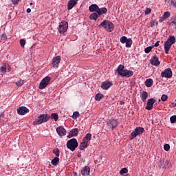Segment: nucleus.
Instances as JSON below:
<instances>
[{"label": "nucleus", "instance_id": "obj_1", "mask_svg": "<svg viewBox=\"0 0 176 176\" xmlns=\"http://www.w3.org/2000/svg\"><path fill=\"white\" fill-rule=\"evenodd\" d=\"M117 72L120 76L124 78H130L134 75V72L131 70L124 69V66L120 65L117 69Z\"/></svg>", "mask_w": 176, "mask_h": 176}, {"label": "nucleus", "instance_id": "obj_2", "mask_svg": "<svg viewBox=\"0 0 176 176\" xmlns=\"http://www.w3.org/2000/svg\"><path fill=\"white\" fill-rule=\"evenodd\" d=\"M175 42H176L175 36H169L166 41L164 42V50H165L166 54H168V52H170V50L171 49V46H173V45H174Z\"/></svg>", "mask_w": 176, "mask_h": 176}, {"label": "nucleus", "instance_id": "obj_3", "mask_svg": "<svg viewBox=\"0 0 176 176\" xmlns=\"http://www.w3.org/2000/svg\"><path fill=\"white\" fill-rule=\"evenodd\" d=\"M99 27H103L108 32H112V31H113V23L110 21L104 20L99 25Z\"/></svg>", "mask_w": 176, "mask_h": 176}, {"label": "nucleus", "instance_id": "obj_4", "mask_svg": "<svg viewBox=\"0 0 176 176\" xmlns=\"http://www.w3.org/2000/svg\"><path fill=\"white\" fill-rule=\"evenodd\" d=\"M50 119V117L47 114H41L40 116L38 118L37 121H34L33 122V124L34 125H38V124H42V123H46L47 120Z\"/></svg>", "mask_w": 176, "mask_h": 176}, {"label": "nucleus", "instance_id": "obj_5", "mask_svg": "<svg viewBox=\"0 0 176 176\" xmlns=\"http://www.w3.org/2000/svg\"><path fill=\"white\" fill-rule=\"evenodd\" d=\"M78 145V140L75 138L71 139L67 142V147L68 149L72 151V152H74V151L76 149Z\"/></svg>", "mask_w": 176, "mask_h": 176}, {"label": "nucleus", "instance_id": "obj_6", "mask_svg": "<svg viewBox=\"0 0 176 176\" xmlns=\"http://www.w3.org/2000/svg\"><path fill=\"white\" fill-rule=\"evenodd\" d=\"M145 132V129L142 127H136L133 132L131 133V140H134L135 137L141 135L143 133Z\"/></svg>", "mask_w": 176, "mask_h": 176}, {"label": "nucleus", "instance_id": "obj_7", "mask_svg": "<svg viewBox=\"0 0 176 176\" xmlns=\"http://www.w3.org/2000/svg\"><path fill=\"white\" fill-rule=\"evenodd\" d=\"M50 80H51V78L50 76H46L45 78H44L41 82H40V85H39V89L41 90L45 89V87H47L49 85V83H50Z\"/></svg>", "mask_w": 176, "mask_h": 176}, {"label": "nucleus", "instance_id": "obj_8", "mask_svg": "<svg viewBox=\"0 0 176 176\" xmlns=\"http://www.w3.org/2000/svg\"><path fill=\"white\" fill-rule=\"evenodd\" d=\"M67 30H68V23L65 21H63L59 25L58 32H60V34H65V32H67Z\"/></svg>", "mask_w": 176, "mask_h": 176}, {"label": "nucleus", "instance_id": "obj_9", "mask_svg": "<svg viewBox=\"0 0 176 176\" xmlns=\"http://www.w3.org/2000/svg\"><path fill=\"white\" fill-rule=\"evenodd\" d=\"M121 43H126V47H131V45H133V40L131 38H127V37L123 36L120 39Z\"/></svg>", "mask_w": 176, "mask_h": 176}, {"label": "nucleus", "instance_id": "obj_10", "mask_svg": "<svg viewBox=\"0 0 176 176\" xmlns=\"http://www.w3.org/2000/svg\"><path fill=\"white\" fill-rule=\"evenodd\" d=\"M162 78H166L170 79L173 76V71L170 68L166 69L161 73Z\"/></svg>", "mask_w": 176, "mask_h": 176}, {"label": "nucleus", "instance_id": "obj_11", "mask_svg": "<svg viewBox=\"0 0 176 176\" xmlns=\"http://www.w3.org/2000/svg\"><path fill=\"white\" fill-rule=\"evenodd\" d=\"M107 127L109 130L116 129V127H118V121L116 120H110L107 124Z\"/></svg>", "mask_w": 176, "mask_h": 176}, {"label": "nucleus", "instance_id": "obj_12", "mask_svg": "<svg viewBox=\"0 0 176 176\" xmlns=\"http://www.w3.org/2000/svg\"><path fill=\"white\" fill-rule=\"evenodd\" d=\"M155 102H156V100H155V98H150L147 103H146V109L147 111H152V109H153V104H155Z\"/></svg>", "mask_w": 176, "mask_h": 176}, {"label": "nucleus", "instance_id": "obj_13", "mask_svg": "<svg viewBox=\"0 0 176 176\" xmlns=\"http://www.w3.org/2000/svg\"><path fill=\"white\" fill-rule=\"evenodd\" d=\"M60 61H61V56H57L52 59V66L54 68H57L58 67V64H60Z\"/></svg>", "mask_w": 176, "mask_h": 176}, {"label": "nucleus", "instance_id": "obj_14", "mask_svg": "<svg viewBox=\"0 0 176 176\" xmlns=\"http://www.w3.org/2000/svg\"><path fill=\"white\" fill-rule=\"evenodd\" d=\"M29 112L30 110L25 107H21L17 109L18 115H25V113H28Z\"/></svg>", "mask_w": 176, "mask_h": 176}, {"label": "nucleus", "instance_id": "obj_15", "mask_svg": "<svg viewBox=\"0 0 176 176\" xmlns=\"http://www.w3.org/2000/svg\"><path fill=\"white\" fill-rule=\"evenodd\" d=\"M81 175L82 176L90 175V167L89 166H84L81 170Z\"/></svg>", "mask_w": 176, "mask_h": 176}, {"label": "nucleus", "instance_id": "obj_16", "mask_svg": "<svg viewBox=\"0 0 176 176\" xmlns=\"http://www.w3.org/2000/svg\"><path fill=\"white\" fill-rule=\"evenodd\" d=\"M57 133L60 135V137H64L67 134V130L64 129L63 126H59L56 129Z\"/></svg>", "mask_w": 176, "mask_h": 176}, {"label": "nucleus", "instance_id": "obj_17", "mask_svg": "<svg viewBox=\"0 0 176 176\" xmlns=\"http://www.w3.org/2000/svg\"><path fill=\"white\" fill-rule=\"evenodd\" d=\"M150 63L152 65H155V67H158V65H160V61H159V58L156 56H154L150 60Z\"/></svg>", "mask_w": 176, "mask_h": 176}, {"label": "nucleus", "instance_id": "obj_18", "mask_svg": "<svg viewBox=\"0 0 176 176\" xmlns=\"http://www.w3.org/2000/svg\"><path fill=\"white\" fill-rule=\"evenodd\" d=\"M111 86H112V82H111L109 81H104V82H102V84H101V88L103 90H108V89H109V87H111Z\"/></svg>", "mask_w": 176, "mask_h": 176}, {"label": "nucleus", "instance_id": "obj_19", "mask_svg": "<svg viewBox=\"0 0 176 176\" xmlns=\"http://www.w3.org/2000/svg\"><path fill=\"white\" fill-rule=\"evenodd\" d=\"M77 0H69L67 3V9L68 10H71L76 5H77Z\"/></svg>", "mask_w": 176, "mask_h": 176}, {"label": "nucleus", "instance_id": "obj_20", "mask_svg": "<svg viewBox=\"0 0 176 176\" xmlns=\"http://www.w3.org/2000/svg\"><path fill=\"white\" fill-rule=\"evenodd\" d=\"M79 133V131L78 130V129H72L70 132L69 134L68 135V137L69 138H72V137H76V135H78V133Z\"/></svg>", "mask_w": 176, "mask_h": 176}, {"label": "nucleus", "instance_id": "obj_21", "mask_svg": "<svg viewBox=\"0 0 176 176\" xmlns=\"http://www.w3.org/2000/svg\"><path fill=\"white\" fill-rule=\"evenodd\" d=\"M140 97H141V99L143 101V102H146V98H148V92H146L145 91H142L140 93Z\"/></svg>", "mask_w": 176, "mask_h": 176}, {"label": "nucleus", "instance_id": "obj_22", "mask_svg": "<svg viewBox=\"0 0 176 176\" xmlns=\"http://www.w3.org/2000/svg\"><path fill=\"white\" fill-rule=\"evenodd\" d=\"M89 12H98V6L97 4H92L89 7Z\"/></svg>", "mask_w": 176, "mask_h": 176}, {"label": "nucleus", "instance_id": "obj_23", "mask_svg": "<svg viewBox=\"0 0 176 176\" xmlns=\"http://www.w3.org/2000/svg\"><path fill=\"white\" fill-rule=\"evenodd\" d=\"M107 12H108V10H107V8H98V16H101V14H104L105 13H107Z\"/></svg>", "mask_w": 176, "mask_h": 176}, {"label": "nucleus", "instance_id": "obj_24", "mask_svg": "<svg viewBox=\"0 0 176 176\" xmlns=\"http://www.w3.org/2000/svg\"><path fill=\"white\" fill-rule=\"evenodd\" d=\"M83 141L89 144L91 141V133H87L83 138Z\"/></svg>", "mask_w": 176, "mask_h": 176}, {"label": "nucleus", "instance_id": "obj_25", "mask_svg": "<svg viewBox=\"0 0 176 176\" xmlns=\"http://www.w3.org/2000/svg\"><path fill=\"white\" fill-rule=\"evenodd\" d=\"M144 85L146 87H152V85H153V80L151 78L146 80Z\"/></svg>", "mask_w": 176, "mask_h": 176}, {"label": "nucleus", "instance_id": "obj_26", "mask_svg": "<svg viewBox=\"0 0 176 176\" xmlns=\"http://www.w3.org/2000/svg\"><path fill=\"white\" fill-rule=\"evenodd\" d=\"M100 17V15H98V13L94 12L89 16L90 20H97Z\"/></svg>", "mask_w": 176, "mask_h": 176}, {"label": "nucleus", "instance_id": "obj_27", "mask_svg": "<svg viewBox=\"0 0 176 176\" xmlns=\"http://www.w3.org/2000/svg\"><path fill=\"white\" fill-rule=\"evenodd\" d=\"M87 144L86 142L83 141L82 143H80L79 146V149L80 151H84V149H86L87 148Z\"/></svg>", "mask_w": 176, "mask_h": 176}, {"label": "nucleus", "instance_id": "obj_28", "mask_svg": "<svg viewBox=\"0 0 176 176\" xmlns=\"http://www.w3.org/2000/svg\"><path fill=\"white\" fill-rule=\"evenodd\" d=\"M53 166H57L60 163V158L58 157H55L51 162Z\"/></svg>", "mask_w": 176, "mask_h": 176}, {"label": "nucleus", "instance_id": "obj_29", "mask_svg": "<svg viewBox=\"0 0 176 176\" xmlns=\"http://www.w3.org/2000/svg\"><path fill=\"white\" fill-rule=\"evenodd\" d=\"M104 98V95L102 94H97L95 96V100L96 101H101Z\"/></svg>", "mask_w": 176, "mask_h": 176}, {"label": "nucleus", "instance_id": "obj_30", "mask_svg": "<svg viewBox=\"0 0 176 176\" xmlns=\"http://www.w3.org/2000/svg\"><path fill=\"white\" fill-rule=\"evenodd\" d=\"M51 119H54L55 122L58 120V114L54 113L51 114Z\"/></svg>", "mask_w": 176, "mask_h": 176}, {"label": "nucleus", "instance_id": "obj_31", "mask_svg": "<svg viewBox=\"0 0 176 176\" xmlns=\"http://www.w3.org/2000/svg\"><path fill=\"white\" fill-rule=\"evenodd\" d=\"M128 173H129V169H127V168H122L120 171V175H123L124 174H127Z\"/></svg>", "mask_w": 176, "mask_h": 176}, {"label": "nucleus", "instance_id": "obj_32", "mask_svg": "<svg viewBox=\"0 0 176 176\" xmlns=\"http://www.w3.org/2000/svg\"><path fill=\"white\" fill-rule=\"evenodd\" d=\"M168 3L176 8V0H168Z\"/></svg>", "mask_w": 176, "mask_h": 176}, {"label": "nucleus", "instance_id": "obj_33", "mask_svg": "<svg viewBox=\"0 0 176 176\" xmlns=\"http://www.w3.org/2000/svg\"><path fill=\"white\" fill-rule=\"evenodd\" d=\"M52 152L57 157L60 156V150L58 148H54Z\"/></svg>", "mask_w": 176, "mask_h": 176}, {"label": "nucleus", "instance_id": "obj_34", "mask_svg": "<svg viewBox=\"0 0 176 176\" xmlns=\"http://www.w3.org/2000/svg\"><path fill=\"white\" fill-rule=\"evenodd\" d=\"M152 49H153V46L147 47L146 48H145L144 52L146 54L150 53Z\"/></svg>", "mask_w": 176, "mask_h": 176}, {"label": "nucleus", "instance_id": "obj_35", "mask_svg": "<svg viewBox=\"0 0 176 176\" xmlns=\"http://www.w3.org/2000/svg\"><path fill=\"white\" fill-rule=\"evenodd\" d=\"M15 85H16L19 87H20V86H23V85H24V80H19L15 82Z\"/></svg>", "mask_w": 176, "mask_h": 176}, {"label": "nucleus", "instance_id": "obj_36", "mask_svg": "<svg viewBox=\"0 0 176 176\" xmlns=\"http://www.w3.org/2000/svg\"><path fill=\"white\" fill-rule=\"evenodd\" d=\"M78 116H79V112L75 111L73 113L72 118L73 119H77L78 118Z\"/></svg>", "mask_w": 176, "mask_h": 176}, {"label": "nucleus", "instance_id": "obj_37", "mask_svg": "<svg viewBox=\"0 0 176 176\" xmlns=\"http://www.w3.org/2000/svg\"><path fill=\"white\" fill-rule=\"evenodd\" d=\"M168 99V96H167V95L166 94H163L161 97L162 101H167Z\"/></svg>", "mask_w": 176, "mask_h": 176}, {"label": "nucleus", "instance_id": "obj_38", "mask_svg": "<svg viewBox=\"0 0 176 176\" xmlns=\"http://www.w3.org/2000/svg\"><path fill=\"white\" fill-rule=\"evenodd\" d=\"M20 45H21V47H24V46H25V39L20 40Z\"/></svg>", "mask_w": 176, "mask_h": 176}, {"label": "nucleus", "instance_id": "obj_39", "mask_svg": "<svg viewBox=\"0 0 176 176\" xmlns=\"http://www.w3.org/2000/svg\"><path fill=\"white\" fill-rule=\"evenodd\" d=\"M164 151H166V152H168V151H170V144H166L164 146Z\"/></svg>", "mask_w": 176, "mask_h": 176}, {"label": "nucleus", "instance_id": "obj_40", "mask_svg": "<svg viewBox=\"0 0 176 176\" xmlns=\"http://www.w3.org/2000/svg\"><path fill=\"white\" fill-rule=\"evenodd\" d=\"M170 123H175L176 122V116H173L170 118Z\"/></svg>", "mask_w": 176, "mask_h": 176}, {"label": "nucleus", "instance_id": "obj_41", "mask_svg": "<svg viewBox=\"0 0 176 176\" xmlns=\"http://www.w3.org/2000/svg\"><path fill=\"white\" fill-rule=\"evenodd\" d=\"M166 19H168L170 16H171V14L169 12H165L163 15Z\"/></svg>", "mask_w": 176, "mask_h": 176}, {"label": "nucleus", "instance_id": "obj_42", "mask_svg": "<svg viewBox=\"0 0 176 176\" xmlns=\"http://www.w3.org/2000/svg\"><path fill=\"white\" fill-rule=\"evenodd\" d=\"M151 12H152V10H151L149 8H147L145 10V14H151Z\"/></svg>", "mask_w": 176, "mask_h": 176}, {"label": "nucleus", "instance_id": "obj_43", "mask_svg": "<svg viewBox=\"0 0 176 176\" xmlns=\"http://www.w3.org/2000/svg\"><path fill=\"white\" fill-rule=\"evenodd\" d=\"M1 72H6V65H3L0 67Z\"/></svg>", "mask_w": 176, "mask_h": 176}, {"label": "nucleus", "instance_id": "obj_44", "mask_svg": "<svg viewBox=\"0 0 176 176\" xmlns=\"http://www.w3.org/2000/svg\"><path fill=\"white\" fill-rule=\"evenodd\" d=\"M169 25H172L173 27H174V25H176V19L172 21Z\"/></svg>", "mask_w": 176, "mask_h": 176}, {"label": "nucleus", "instance_id": "obj_45", "mask_svg": "<svg viewBox=\"0 0 176 176\" xmlns=\"http://www.w3.org/2000/svg\"><path fill=\"white\" fill-rule=\"evenodd\" d=\"M19 0H12V4L13 5H18L19 4Z\"/></svg>", "mask_w": 176, "mask_h": 176}, {"label": "nucleus", "instance_id": "obj_46", "mask_svg": "<svg viewBox=\"0 0 176 176\" xmlns=\"http://www.w3.org/2000/svg\"><path fill=\"white\" fill-rule=\"evenodd\" d=\"M164 20H166V18L164 16H162L160 18L159 21L160 23H162V21H164Z\"/></svg>", "mask_w": 176, "mask_h": 176}, {"label": "nucleus", "instance_id": "obj_47", "mask_svg": "<svg viewBox=\"0 0 176 176\" xmlns=\"http://www.w3.org/2000/svg\"><path fill=\"white\" fill-rule=\"evenodd\" d=\"M160 43V41H157V42L155 43L154 46H155V47H157V46H159Z\"/></svg>", "mask_w": 176, "mask_h": 176}, {"label": "nucleus", "instance_id": "obj_48", "mask_svg": "<svg viewBox=\"0 0 176 176\" xmlns=\"http://www.w3.org/2000/svg\"><path fill=\"white\" fill-rule=\"evenodd\" d=\"M26 12H27V13H31V9L30 8H28L26 10Z\"/></svg>", "mask_w": 176, "mask_h": 176}, {"label": "nucleus", "instance_id": "obj_49", "mask_svg": "<svg viewBox=\"0 0 176 176\" xmlns=\"http://www.w3.org/2000/svg\"><path fill=\"white\" fill-rule=\"evenodd\" d=\"M78 157H80V155H78Z\"/></svg>", "mask_w": 176, "mask_h": 176}, {"label": "nucleus", "instance_id": "obj_50", "mask_svg": "<svg viewBox=\"0 0 176 176\" xmlns=\"http://www.w3.org/2000/svg\"><path fill=\"white\" fill-rule=\"evenodd\" d=\"M124 176H129V174L125 175Z\"/></svg>", "mask_w": 176, "mask_h": 176}, {"label": "nucleus", "instance_id": "obj_51", "mask_svg": "<svg viewBox=\"0 0 176 176\" xmlns=\"http://www.w3.org/2000/svg\"><path fill=\"white\" fill-rule=\"evenodd\" d=\"M30 5H32V3H30Z\"/></svg>", "mask_w": 176, "mask_h": 176}, {"label": "nucleus", "instance_id": "obj_52", "mask_svg": "<svg viewBox=\"0 0 176 176\" xmlns=\"http://www.w3.org/2000/svg\"><path fill=\"white\" fill-rule=\"evenodd\" d=\"M76 1H79V0H76Z\"/></svg>", "mask_w": 176, "mask_h": 176}, {"label": "nucleus", "instance_id": "obj_53", "mask_svg": "<svg viewBox=\"0 0 176 176\" xmlns=\"http://www.w3.org/2000/svg\"><path fill=\"white\" fill-rule=\"evenodd\" d=\"M176 8V7H175Z\"/></svg>", "mask_w": 176, "mask_h": 176}]
</instances>
